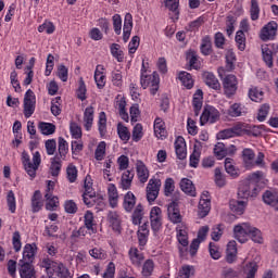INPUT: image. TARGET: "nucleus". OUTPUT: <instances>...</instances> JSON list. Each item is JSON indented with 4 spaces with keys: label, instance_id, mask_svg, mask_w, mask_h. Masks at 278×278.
Returning a JSON list of instances; mask_svg holds the SVG:
<instances>
[{
    "label": "nucleus",
    "instance_id": "obj_1",
    "mask_svg": "<svg viewBox=\"0 0 278 278\" xmlns=\"http://www.w3.org/2000/svg\"><path fill=\"white\" fill-rule=\"evenodd\" d=\"M41 268L46 269V273L50 278L54 277V275L59 278H73V274H71V270H68L66 265L55 262L49 258V256L42 258Z\"/></svg>",
    "mask_w": 278,
    "mask_h": 278
},
{
    "label": "nucleus",
    "instance_id": "obj_2",
    "mask_svg": "<svg viewBox=\"0 0 278 278\" xmlns=\"http://www.w3.org/2000/svg\"><path fill=\"white\" fill-rule=\"evenodd\" d=\"M22 165L24 170L30 179H36V173H38V168H40V164H42V157L40 156V152L36 151L31 156L26 151L22 152Z\"/></svg>",
    "mask_w": 278,
    "mask_h": 278
},
{
    "label": "nucleus",
    "instance_id": "obj_3",
    "mask_svg": "<svg viewBox=\"0 0 278 278\" xmlns=\"http://www.w3.org/2000/svg\"><path fill=\"white\" fill-rule=\"evenodd\" d=\"M140 85L143 90L150 88V94L155 97L157 94V90H160V74H157V72H153L152 74L140 76Z\"/></svg>",
    "mask_w": 278,
    "mask_h": 278
},
{
    "label": "nucleus",
    "instance_id": "obj_4",
    "mask_svg": "<svg viewBox=\"0 0 278 278\" xmlns=\"http://www.w3.org/2000/svg\"><path fill=\"white\" fill-rule=\"evenodd\" d=\"M84 188L83 201L87 207H94V205H101L103 203V200H96L97 192L92 188V181L88 177L85 179Z\"/></svg>",
    "mask_w": 278,
    "mask_h": 278
},
{
    "label": "nucleus",
    "instance_id": "obj_5",
    "mask_svg": "<svg viewBox=\"0 0 278 278\" xmlns=\"http://www.w3.org/2000/svg\"><path fill=\"white\" fill-rule=\"evenodd\" d=\"M260 187L253 181L241 184L239 186L237 197L243 201H249V199H255V197L260 194Z\"/></svg>",
    "mask_w": 278,
    "mask_h": 278
},
{
    "label": "nucleus",
    "instance_id": "obj_6",
    "mask_svg": "<svg viewBox=\"0 0 278 278\" xmlns=\"http://www.w3.org/2000/svg\"><path fill=\"white\" fill-rule=\"evenodd\" d=\"M53 190H55V182L53 180H48L45 199L47 201L46 210L49 212H53V210H55L60 203V198H58V195H53Z\"/></svg>",
    "mask_w": 278,
    "mask_h": 278
},
{
    "label": "nucleus",
    "instance_id": "obj_7",
    "mask_svg": "<svg viewBox=\"0 0 278 278\" xmlns=\"http://www.w3.org/2000/svg\"><path fill=\"white\" fill-rule=\"evenodd\" d=\"M224 93L227 99H231L238 92V77L233 74L226 75L223 79Z\"/></svg>",
    "mask_w": 278,
    "mask_h": 278
},
{
    "label": "nucleus",
    "instance_id": "obj_8",
    "mask_svg": "<svg viewBox=\"0 0 278 278\" xmlns=\"http://www.w3.org/2000/svg\"><path fill=\"white\" fill-rule=\"evenodd\" d=\"M36 112V93L28 89L24 96V116L25 118H31Z\"/></svg>",
    "mask_w": 278,
    "mask_h": 278
},
{
    "label": "nucleus",
    "instance_id": "obj_9",
    "mask_svg": "<svg viewBox=\"0 0 278 278\" xmlns=\"http://www.w3.org/2000/svg\"><path fill=\"white\" fill-rule=\"evenodd\" d=\"M220 118V112L212 105H206L200 116V125L203 126L207 123L214 124Z\"/></svg>",
    "mask_w": 278,
    "mask_h": 278
},
{
    "label": "nucleus",
    "instance_id": "obj_10",
    "mask_svg": "<svg viewBox=\"0 0 278 278\" xmlns=\"http://www.w3.org/2000/svg\"><path fill=\"white\" fill-rule=\"evenodd\" d=\"M212 210V197L208 191H203L198 205V216L200 218H205Z\"/></svg>",
    "mask_w": 278,
    "mask_h": 278
},
{
    "label": "nucleus",
    "instance_id": "obj_11",
    "mask_svg": "<svg viewBox=\"0 0 278 278\" xmlns=\"http://www.w3.org/2000/svg\"><path fill=\"white\" fill-rule=\"evenodd\" d=\"M163 220L162 208L153 206L150 211V225L153 233H157L162 229Z\"/></svg>",
    "mask_w": 278,
    "mask_h": 278
},
{
    "label": "nucleus",
    "instance_id": "obj_12",
    "mask_svg": "<svg viewBox=\"0 0 278 278\" xmlns=\"http://www.w3.org/2000/svg\"><path fill=\"white\" fill-rule=\"evenodd\" d=\"M251 233V224L242 223L233 227V236L238 242L244 244L249 242V235Z\"/></svg>",
    "mask_w": 278,
    "mask_h": 278
},
{
    "label": "nucleus",
    "instance_id": "obj_13",
    "mask_svg": "<svg viewBox=\"0 0 278 278\" xmlns=\"http://www.w3.org/2000/svg\"><path fill=\"white\" fill-rule=\"evenodd\" d=\"M167 216L170 223L174 225H184V223H181L184 217L181 216V212L179 211V203H177V201H173L168 204Z\"/></svg>",
    "mask_w": 278,
    "mask_h": 278
},
{
    "label": "nucleus",
    "instance_id": "obj_14",
    "mask_svg": "<svg viewBox=\"0 0 278 278\" xmlns=\"http://www.w3.org/2000/svg\"><path fill=\"white\" fill-rule=\"evenodd\" d=\"M278 24L275 21L268 22L262 29L260 34L261 40L266 42V40H275L277 36Z\"/></svg>",
    "mask_w": 278,
    "mask_h": 278
},
{
    "label": "nucleus",
    "instance_id": "obj_15",
    "mask_svg": "<svg viewBox=\"0 0 278 278\" xmlns=\"http://www.w3.org/2000/svg\"><path fill=\"white\" fill-rule=\"evenodd\" d=\"M36 253H38V245H36V243H26L20 262L34 263V260H36Z\"/></svg>",
    "mask_w": 278,
    "mask_h": 278
},
{
    "label": "nucleus",
    "instance_id": "obj_16",
    "mask_svg": "<svg viewBox=\"0 0 278 278\" xmlns=\"http://www.w3.org/2000/svg\"><path fill=\"white\" fill-rule=\"evenodd\" d=\"M115 108L118 110L119 116L122 121H125L126 123H129V114L127 113V100L125 97L118 94L115 98Z\"/></svg>",
    "mask_w": 278,
    "mask_h": 278
},
{
    "label": "nucleus",
    "instance_id": "obj_17",
    "mask_svg": "<svg viewBox=\"0 0 278 278\" xmlns=\"http://www.w3.org/2000/svg\"><path fill=\"white\" fill-rule=\"evenodd\" d=\"M105 67L103 65H97L93 79L99 90H103L105 88V84L108 83V77L105 76Z\"/></svg>",
    "mask_w": 278,
    "mask_h": 278
},
{
    "label": "nucleus",
    "instance_id": "obj_18",
    "mask_svg": "<svg viewBox=\"0 0 278 278\" xmlns=\"http://www.w3.org/2000/svg\"><path fill=\"white\" fill-rule=\"evenodd\" d=\"M154 136L159 138L160 140H165V138L168 136V132L166 131V123H164V119L162 117H156L154 119Z\"/></svg>",
    "mask_w": 278,
    "mask_h": 278
},
{
    "label": "nucleus",
    "instance_id": "obj_19",
    "mask_svg": "<svg viewBox=\"0 0 278 278\" xmlns=\"http://www.w3.org/2000/svg\"><path fill=\"white\" fill-rule=\"evenodd\" d=\"M18 266H20L18 270H20L21 278L36 277V269L34 268L33 263L20 261Z\"/></svg>",
    "mask_w": 278,
    "mask_h": 278
},
{
    "label": "nucleus",
    "instance_id": "obj_20",
    "mask_svg": "<svg viewBox=\"0 0 278 278\" xmlns=\"http://www.w3.org/2000/svg\"><path fill=\"white\" fill-rule=\"evenodd\" d=\"M83 123L86 131H90L92 129V125H94V108L87 106L84 111Z\"/></svg>",
    "mask_w": 278,
    "mask_h": 278
},
{
    "label": "nucleus",
    "instance_id": "obj_21",
    "mask_svg": "<svg viewBox=\"0 0 278 278\" xmlns=\"http://www.w3.org/2000/svg\"><path fill=\"white\" fill-rule=\"evenodd\" d=\"M174 146L178 160H186V157L188 156V150L186 149V139H184V137L181 136L177 137Z\"/></svg>",
    "mask_w": 278,
    "mask_h": 278
},
{
    "label": "nucleus",
    "instance_id": "obj_22",
    "mask_svg": "<svg viewBox=\"0 0 278 278\" xmlns=\"http://www.w3.org/2000/svg\"><path fill=\"white\" fill-rule=\"evenodd\" d=\"M45 206V202L42 201V193L40 190H36L30 199V207L33 214H38L40 210Z\"/></svg>",
    "mask_w": 278,
    "mask_h": 278
},
{
    "label": "nucleus",
    "instance_id": "obj_23",
    "mask_svg": "<svg viewBox=\"0 0 278 278\" xmlns=\"http://www.w3.org/2000/svg\"><path fill=\"white\" fill-rule=\"evenodd\" d=\"M176 238L180 247H188L190 242L188 241V227L185 224H179L176 227Z\"/></svg>",
    "mask_w": 278,
    "mask_h": 278
},
{
    "label": "nucleus",
    "instance_id": "obj_24",
    "mask_svg": "<svg viewBox=\"0 0 278 278\" xmlns=\"http://www.w3.org/2000/svg\"><path fill=\"white\" fill-rule=\"evenodd\" d=\"M203 80L208 88H212L213 90H220V81H218V78L214 73L212 72H204L203 73Z\"/></svg>",
    "mask_w": 278,
    "mask_h": 278
},
{
    "label": "nucleus",
    "instance_id": "obj_25",
    "mask_svg": "<svg viewBox=\"0 0 278 278\" xmlns=\"http://www.w3.org/2000/svg\"><path fill=\"white\" fill-rule=\"evenodd\" d=\"M236 257H238V243L232 240L227 244L226 262H228V264H233V262H236Z\"/></svg>",
    "mask_w": 278,
    "mask_h": 278
},
{
    "label": "nucleus",
    "instance_id": "obj_26",
    "mask_svg": "<svg viewBox=\"0 0 278 278\" xmlns=\"http://www.w3.org/2000/svg\"><path fill=\"white\" fill-rule=\"evenodd\" d=\"M66 155H68V141L64 139V137L59 138L58 152L54 155L55 160H66Z\"/></svg>",
    "mask_w": 278,
    "mask_h": 278
},
{
    "label": "nucleus",
    "instance_id": "obj_27",
    "mask_svg": "<svg viewBox=\"0 0 278 278\" xmlns=\"http://www.w3.org/2000/svg\"><path fill=\"white\" fill-rule=\"evenodd\" d=\"M263 202L266 205H270L278 212V192L277 191H265L263 194Z\"/></svg>",
    "mask_w": 278,
    "mask_h": 278
},
{
    "label": "nucleus",
    "instance_id": "obj_28",
    "mask_svg": "<svg viewBox=\"0 0 278 278\" xmlns=\"http://www.w3.org/2000/svg\"><path fill=\"white\" fill-rule=\"evenodd\" d=\"M180 189L188 197H197V187H194V182L188 178H182L180 180Z\"/></svg>",
    "mask_w": 278,
    "mask_h": 278
},
{
    "label": "nucleus",
    "instance_id": "obj_29",
    "mask_svg": "<svg viewBox=\"0 0 278 278\" xmlns=\"http://www.w3.org/2000/svg\"><path fill=\"white\" fill-rule=\"evenodd\" d=\"M123 207L128 214L134 212V207H136V194H134V192L128 191L124 195Z\"/></svg>",
    "mask_w": 278,
    "mask_h": 278
},
{
    "label": "nucleus",
    "instance_id": "obj_30",
    "mask_svg": "<svg viewBox=\"0 0 278 278\" xmlns=\"http://www.w3.org/2000/svg\"><path fill=\"white\" fill-rule=\"evenodd\" d=\"M134 176H135L134 170L127 169L126 172H124L121 178L119 188L122 190H130L131 184L134 181Z\"/></svg>",
    "mask_w": 278,
    "mask_h": 278
},
{
    "label": "nucleus",
    "instance_id": "obj_31",
    "mask_svg": "<svg viewBox=\"0 0 278 278\" xmlns=\"http://www.w3.org/2000/svg\"><path fill=\"white\" fill-rule=\"evenodd\" d=\"M178 79L181 81L182 86L187 88V90H192V88H194V79L192 78V74L186 71L179 72Z\"/></svg>",
    "mask_w": 278,
    "mask_h": 278
},
{
    "label": "nucleus",
    "instance_id": "obj_32",
    "mask_svg": "<svg viewBox=\"0 0 278 278\" xmlns=\"http://www.w3.org/2000/svg\"><path fill=\"white\" fill-rule=\"evenodd\" d=\"M128 255L132 266H141L144 260V254L140 253L138 248H130Z\"/></svg>",
    "mask_w": 278,
    "mask_h": 278
},
{
    "label": "nucleus",
    "instance_id": "obj_33",
    "mask_svg": "<svg viewBox=\"0 0 278 278\" xmlns=\"http://www.w3.org/2000/svg\"><path fill=\"white\" fill-rule=\"evenodd\" d=\"M137 176L140 184H147L149 181V168L142 161L137 162Z\"/></svg>",
    "mask_w": 278,
    "mask_h": 278
},
{
    "label": "nucleus",
    "instance_id": "obj_34",
    "mask_svg": "<svg viewBox=\"0 0 278 278\" xmlns=\"http://www.w3.org/2000/svg\"><path fill=\"white\" fill-rule=\"evenodd\" d=\"M108 197L111 207H116V205H118V189L116 188V185L109 184Z\"/></svg>",
    "mask_w": 278,
    "mask_h": 278
},
{
    "label": "nucleus",
    "instance_id": "obj_35",
    "mask_svg": "<svg viewBox=\"0 0 278 278\" xmlns=\"http://www.w3.org/2000/svg\"><path fill=\"white\" fill-rule=\"evenodd\" d=\"M187 62L190 66V70L199 71L201 68V61H199V54H197V51L190 50L187 52Z\"/></svg>",
    "mask_w": 278,
    "mask_h": 278
},
{
    "label": "nucleus",
    "instance_id": "obj_36",
    "mask_svg": "<svg viewBox=\"0 0 278 278\" xmlns=\"http://www.w3.org/2000/svg\"><path fill=\"white\" fill-rule=\"evenodd\" d=\"M225 170L228 175H230V177H232V179L240 177V169L236 168L233 159L231 157L225 159Z\"/></svg>",
    "mask_w": 278,
    "mask_h": 278
},
{
    "label": "nucleus",
    "instance_id": "obj_37",
    "mask_svg": "<svg viewBox=\"0 0 278 278\" xmlns=\"http://www.w3.org/2000/svg\"><path fill=\"white\" fill-rule=\"evenodd\" d=\"M155 270V263L153 260L149 258L144 261L141 269V278H151L153 277V271Z\"/></svg>",
    "mask_w": 278,
    "mask_h": 278
},
{
    "label": "nucleus",
    "instance_id": "obj_38",
    "mask_svg": "<svg viewBox=\"0 0 278 278\" xmlns=\"http://www.w3.org/2000/svg\"><path fill=\"white\" fill-rule=\"evenodd\" d=\"M192 105L195 116H199V112H201V108H203V90L198 89L195 91L193 94Z\"/></svg>",
    "mask_w": 278,
    "mask_h": 278
},
{
    "label": "nucleus",
    "instance_id": "obj_39",
    "mask_svg": "<svg viewBox=\"0 0 278 278\" xmlns=\"http://www.w3.org/2000/svg\"><path fill=\"white\" fill-rule=\"evenodd\" d=\"M165 7L172 12L173 21H179V0H165Z\"/></svg>",
    "mask_w": 278,
    "mask_h": 278
},
{
    "label": "nucleus",
    "instance_id": "obj_40",
    "mask_svg": "<svg viewBox=\"0 0 278 278\" xmlns=\"http://www.w3.org/2000/svg\"><path fill=\"white\" fill-rule=\"evenodd\" d=\"M257 270H260V265H257L255 261L247 263L243 268L245 278H255V275H257Z\"/></svg>",
    "mask_w": 278,
    "mask_h": 278
},
{
    "label": "nucleus",
    "instance_id": "obj_41",
    "mask_svg": "<svg viewBox=\"0 0 278 278\" xmlns=\"http://www.w3.org/2000/svg\"><path fill=\"white\" fill-rule=\"evenodd\" d=\"M142 218H144V206L139 203L131 215L132 225H140L142 223Z\"/></svg>",
    "mask_w": 278,
    "mask_h": 278
},
{
    "label": "nucleus",
    "instance_id": "obj_42",
    "mask_svg": "<svg viewBox=\"0 0 278 278\" xmlns=\"http://www.w3.org/2000/svg\"><path fill=\"white\" fill-rule=\"evenodd\" d=\"M108 220L113 231H117V233H121V216H118V213L110 212L108 215Z\"/></svg>",
    "mask_w": 278,
    "mask_h": 278
},
{
    "label": "nucleus",
    "instance_id": "obj_43",
    "mask_svg": "<svg viewBox=\"0 0 278 278\" xmlns=\"http://www.w3.org/2000/svg\"><path fill=\"white\" fill-rule=\"evenodd\" d=\"M84 225L88 231L94 233L97 224L94 223V213H92V211H86L84 215Z\"/></svg>",
    "mask_w": 278,
    "mask_h": 278
},
{
    "label": "nucleus",
    "instance_id": "obj_44",
    "mask_svg": "<svg viewBox=\"0 0 278 278\" xmlns=\"http://www.w3.org/2000/svg\"><path fill=\"white\" fill-rule=\"evenodd\" d=\"M230 210L238 216H242L244 210H247V201L232 200L230 202Z\"/></svg>",
    "mask_w": 278,
    "mask_h": 278
},
{
    "label": "nucleus",
    "instance_id": "obj_45",
    "mask_svg": "<svg viewBox=\"0 0 278 278\" xmlns=\"http://www.w3.org/2000/svg\"><path fill=\"white\" fill-rule=\"evenodd\" d=\"M262 10L260 9V0H251L250 2V18L251 21H260V14Z\"/></svg>",
    "mask_w": 278,
    "mask_h": 278
},
{
    "label": "nucleus",
    "instance_id": "obj_46",
    "mask_svg": "<svg viewBox=\"0 0 278 278\" xmlns=\"http://www.w3.org/2000/svg\"><path fill=\"white\" fill-rule=\"evenodd\" d=\"M98 129L101 138L108 134V116L105 112H100L99 114Z\"/></svg>",
    "mask_w": 278,
    "mask_h": 278
},
{
    "label": "nucleus",
    "instance_id": "obj_47",
    "mask_svg": "<svg viewBox=\"0 0 278 278\" xmlns=\"http://www.w3.org/2000/svg\"><path fill=\"white\" fill-rule=\"evenodd\" d=\"M117 136L119 137V140H123V142H129V139L131 138V132H129V128H127V126L123 125V123H118Z\"/></svg>",
    "mask_w": 278,
    "mask_h": 278
},
{
    "label": "nucleus",
    "instance_id": "obj_48",
    "mask_svg": "<svg viewBox=\"0 0 278 278\" xmlns=\"http://www.w3.org/2000/svg\"><path fill=\"white\" fill-rule=\"evenodd\" d=\"M106 149H108V143H105V141H100L98 143L94 151V160H97V162H103V160L105 159Z\"/></svg>",
    "mask_w": 278,
    "mask_h": 278
},
{
    "label": "nucleus",
    "instance_id": "obj_49",
    "mask_svg": "<svg viewBox=\"0 0 278 278\" xmlns=\"http://www.w3.org/2000/svg\"><path fill=\"white\" fill-rule=\"evenodd\" d=\"M38 129L43 136H52V134H55V126L51 123L39 122Z\"/></svg>",
    "mask_w": 278,
    "mask_h": 278
},
{
    "label": "nucleus",
    "instance_id": "obj_50",
    "mask_svg": "<svg viewBox=\"0 0 278 278\" xmlns=\"http://www.w3.org/2000/svg\"><path fill=\"white\" fill-rule=\"evenodd\" d=\"M110 50H111V55H113L117 62L125 61V52H123V50H121V45L112 43L110 46Z\"/></svg>",
    "mask_w": 278,
    "mask_h": 278
},
{
    "label": "nucleus",
    "instance_id": "obj_51",
    "mask_svg": "<svg viewBox=\"0 0 278 278\" xmlns=\"http://www.w3.org/2000/svg\"><path fill=\"white\" fill-rule=\"evenodd\" d=\"M62 170V159H51V165H50V175L52 177H58Z\"/></svg>",
    "mask_w": 278,
    "mask_h": 278
},
{
    "label": "nucleus",
    "instance_id": "obj_52",
    "mask_svg": "<svg viewBox=\"0 0 278 278\" xmlns=\"http://www.w3.org/2000/svg\"><path fill=\"white\" fill-rule=\"evenodd\" d=\"M235 42L239 51H244L247 49V35L242 30H238L235 36Z\"/></svg>",
    "mask_w": 278,
    "mask_h": 278
},
{
    "label": "nucleus",
    "instance_id": "obj_53",
    "mask_svg": "<svg viewBox=\"0 0 278 278\" xmlns=\"http://www.w3.org/2000/svg\"><path fill=\"white\" fill-rule=\"evenodd\" d=\"M39 34H42L46 31V34L51 35L55 33V24L51 21H45L41 25L38 26Z\"/></svg>",
    "mask_w": 278,
    "mask_h": 278
},
{
    "label": "nucleus",
    "instance_id": "obj_54",
    "mask_svg": "<svg viewBox=\"0 0 278 278\" xmlns=\"http://www.w3.org/2000/svg\"><path fill=\"white\" fill-rule=\"evenodd\" d=\"M194 275V266L192 265H182L179 269L176 278H190Z\"/></svg>",
    "mask_w": 278,
    "mask_h": 278
},
{
    "label": "nucleus",
    "instance_id": "obj_55",
    "mask_svg": "<svg viewBox=\"0 0 278 278\" xmlns=\"http://www.w3.org/2000/svg\"><path fill=\"white\" fill-rule=\"evenodd\" d=\"M7 205L11 214H16V195H14V191L12 190L7 194Z\"/></svg>",
    "mask_w": 278,
    "mask_h": 278
},
{
    "label": "nucleus",
    "instance_id": "obj_56",
    "mask_svg": "<svg viewBox=\"0 0 278 278\" xmlns=\"http://www.w3.org/2000/svg\"><path fill=\"white\" fill-rule=\"evenodd\" d=\"M236 31V16L227 15L226 17V34L227 36H233Z\"/></svg>",
    "mask_w": 278,
    "mask_h": 278
},
{
    "label": "nucleus",
    "instance_id": "obj_57",
    "mask_svg": "<svg viewBox=\"0 0 278 278\" xmlns=\"http://www.w3.org/2000/svg\"><path fill=\"white\" fill-rule=\"evenodd\" d=\"M214 155L217 160H223V157H227V147L223 142H218L214 147Z\"/></svg>",
    "mask_w": 278,
    "mask_h": 278
},
{
    "label": "nucleus",
    "instance_id": "obj_58",
    "mask_svg": "<svg viewBox=\"0 0 278 278\" xmlns=\"http://www.w3.org/2000/svg\"><path fill=\"white\" fill-rule=\"evenodd\" d=\"M263 60L269 68H273V50L268 46L262 48Z\"/></svg>",
    "mask_w": 278,
    "mask_h": 278
},
{
    "label": "nucleus",
    "instance_id": "obj_59",
    "mask_svg": "<svg viewBox=\"0 0 278 278\" xmlns=\"http://www.w3.org/2000/svg\"><path fill=\"white\" fill-rule=\"evenodd\" d=\"M242 105L240 103H233L227 111L228 116L231 118H238V116H242Z\"/></svg>",
    "mask_w": 278,
    "mask_h": 278
},
{
    "label": "nucleus",
    "instance_id": "obj_60",
    "mask_svg": "<svg viewBox=\"0 0 278 278\" xmlns=\"http://www.w3.org/2000/svg\"><path fill=\"white\" fill-rule=\"evenodd\" d=\"M249 238H251V240L257 244H262V242H264V238H262V231L253 226L250 228Z\"/></svg>",
    "mask_w": 278,
    "mask_h": 278
},
{
    "label": "nucleus",
    "instance_id": "obj_61",
    "mask_svg": "<svg viewBox=\"0 0 278 278\" xmlns=\"http://www.w3.org/2000/svg\"><path fill=\"white\" fill-rule=\"evenodd\" d=\"M77 175H78L77 166L70 164L66 168V176L70 184H75V181H77Z\"/></svg>",
    "mask_w": 278,
    "mask_h": 278
},
{
    "label": "nucleus",
    "instance_id": "obj_62",
    "mask_svg": "<svg viewBox=\"0 0 278 278\" xmlns=\"http://www.w3.org/2000/svg\"><path fill=\"white\" fill-rule=\"evenodd\" d=\"M249 97L251 101H254L255 103H260L264 99V91L257 89L256 87L251 88L249 90Z\"/></svg>",
    "mask_w": 278,
    "mask_h": 278
},
{
    "label": "nucleus",
    "instance_id": "obj_63",
    "mask_svg": "<svg viewBox=\"0 0 278 278\" xmlns=\"http://www.w3.org/2000/svg\"><path fill=\"white\" fill-rule=\"evenodd\" d=\"M236 68V53L228 51L226 53V71L231 72Z\"/></svg>",
    "mask_w": 278,
    "mask_h": 278
},
{
    "label": "nucleus",
    "instance_id": "obj_64",
    "mask_svg": "<svg viewBox=\"0 0 278 278\" xmlns=\"http://www.w3.org/2000/svg\"><path fill=\"white\" fill-rule=\"evenodd\" d=\"M174 192H175V179L166 178L164 182L165 197H172Z\"/></svg>",
    "mask_w": 278,
    "mask_h": 278
}]
</instances>
